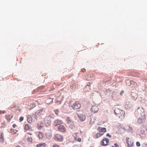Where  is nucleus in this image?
I'll return each instance as SVG.
<instances>
[{
	"instance_id": "nucleus-23",
	"label": "nucleus",
	"mask_w": 147,
	"mask_h": 147,
	"mask_svg": "<svg viewBox=\"0 0 147 147\" xmlns=\"http://www.w3.org/2000/svg\"><path fill=\"white\" fill-rule=\"evenodd\" d=\"M36 106V104L34 102L32 103L30 105H28V108L29 109H32L34 108Z\"/></svg>"
},
{
	"instance_id": "nucleus-47",
	"label": "nucleus",
	"mask_w": 147,
	"mask_h": 147,
	"mask_svg": "<svg viewBox=\"0 0 147 147\" xmlns=\"http://www.w3.org/2000/svg\"><path fill=\"white\" fill-rule=\"evenodd\" d=\"M1 139H2H2H3V137H2V136H1Z\"/></svg>"
},
{
	"instance_id": "nucleus-43",
	"label": "nucleus",
	"mask_w": 147,
	"mask_h": 147,
	"mask_svg": "<svg viewBox=\"0 0 147 147\" xmlns=\"http://www.w3.org/2000/svg\"><path fill=\"white\" fill-rule=\"evenodd\" d=\"M143 146L144 147H147V144H144Z\"/></svg>"
},
{
	"instance_id": "nucleus-2",
	"label": "nucleus",
	"mask_w": 147,
	"mask_h": 147,
	"mask_svg": "<svg viewBox=\"0 0 147 147\" xmlns=\"http://www.w3.org/2000/svg\"><path fill=\"white\" fill-rule=\"evenodd\" d=\"M137 112L138 115H141V116L138 119L137 122L140 124L144 123L146 119L145 113L144 109H138Z\"/></svg>"
},
{
	"instance_id": "nucleus-4",
	"label": "nucleus",
	"mask_w": 147,
	"mask_h": 147,
	"mask_svg": "<svg viewBox=\"0 0 147 147\" xmlns=\"http://www.w3.org/2000/svg\"><path fill=\"white\" fill-rule=\"evenodd\" d=\"M71 108L73 109H80L81 107V105L79 101H76L71 105Z\"/></svg>"
},
{
	"instance_id": "nucleus-40",
	"label": "nucleus",
	"mask_w": 147,
	"mask_h": 147,
	"mask_svg": "<svg viewBox=\"0 0 147 147\" xmlns=\"http://www.w3.org/2000/svg\"><path fill=\"white\" fill-rule=\"evenodd\" d=\"M107 136H109L110 138H111V135H110L109 133H107Z\"/></svg>"
},
{
	"instance_id": "nucleus-25",
	"label": "nucleus",
	"mask_w": 147,
	"mask_h": 147,
	"mask_svg": "<svg viewBox=\"0 0 147 147\" xmlns=\"http://www.w3.org/2000/svg\"><path fill=\"white\" fill-rule=\"evenodd\" d=\"M53 98H49L47 99L46 101V103L47 104H50L52 103L53 102Z\"/></svg>"
},
{
	"instance_id": "nucleus-7",
	"label": "nucleus",
	"mask_w": 147,
	"mask_h": 147,
	"mask_svg": "<svg viewBox=\"0 0 147 147\" xmlns=\"http://www.w3.org/2000/svg\"><path fill=\"white\" fill-rule=\"evenodd\" d=\"M63 136L60 134H56L55 135L54 139L56 141L61 142L63 140Z\"/></svg>"
},
{
	"instance_id": "nucleus-27",
	"label": "nucleus",
	"mask_w": 147,
	"mask_h": 147,
	"mask_svg": "<svg viewBox=\"0 0 147 147\" xmlns=\"http://www.w3.org/2000/svg\"><path fill=\"white\" fill-rule=\"evenodd\" d=\"M127 130L128 132L131 133H132L133 131L132 128L129 126H127Z\"/></svg>"
},
{
	"instance_id": "nucleus-48",
	"label": "nucleus",
	"mask_w": 147,
	"mask_h": 147,
	"mask_svg": "<svg viewBox=\"0 0 147 147\" xmlns=\"http://www.w3.org/2000/svg\"><path fill=\"white\" fill-rule=\"evenodd\" d=\"M146 131H147V128H146Z\"/></svg>"
},
{
	"instance_id": "nucleus-15",
	"label": "nucleus",
	"mask_w": 147,
	"mask_h": 147,
	"mask_svg": "<svg viewBox=\"0 0 147 147\" xmlns=\"http://www.w3.org/2000/svg\"><path fill=\"white\" fill-rule=\"evenodd\" d=\"M29 134L30 135H32L31 134H28L27 133L26 135V139L27 141L29 142H31L32 141V138L31 136L29 137L28 136V135Z\"/></svg>"
},
{
	"instance_id": "nucleus-36",
	"label": "nucleus",
	"mask_w": 147,
	"mask_h": 147,
	"mask_svg": "<svg viewBox=\"0 0 147 147\" xmlns=\"http://www.w3.org/2000/svg\"><path fill=\"white\" fill-rule=\"evenodd\" d=\"M91 84L90 82H89L87 83V85L86 86H87V87H90V86H91Z\"/></svg>"
},
{
	"instance_id": "nucleus-10",
	"label": "nucleus",
	"mask_w": 147,
	"mask_h": 147,
	"mask_svg": "<svg viewBox=\"0 0 147 147\" xmlns=\"http://www.w3.org/2000/svg\"><path fill=\"white\" fill-rule=\"evenodd\" d=\"M70 87L71 89L74 90L78 88V85L77 82L74 81L70 86Z\"/></svg>"
},
{
	"instance_id": "nucleus-24",
	"label": "nucleus",
	"mask_w": 147,
	"mask_h": 147,
	"mask_svg": "<svg viewBox=\"0 0 147 147\" xmlns=\"http://www.w3.org/2000/svg\"><path fill=\"white\" fill-rule=\"evenodd\" d=\"M43 126V123L42 122H39L37 124V127L39 129H40Z\"/></svg>"
},
{
	"instance_id": "nucleus-22",
	"label": "nucleus",
	"mask_w": 147,
	"mask_h": 147,
	"mask_svg": "<svg viewBox=\"0 0 147 147\" xmlns=\"http://www.w3.org/2000/svg\"><path fill=\"white\" fill-rule=\"evenodd\" d=\"M98 129L100 131L99 132H100V133H103V135L106 131V129L105 128H102L100 129V128L99 127Z\"/></svg>"
},
{
	"instance_id": "nucleus-3",
	"label": "nucleus",
	"mask_w": 147,
	"mask_h": 147,
	"mask_svg": "<svg viewBox=\"0 0 147 147\" xmlns=\"http://www.w3.org/2000/svg\"><path fill=\"white\" fill-rule=\"evenodd\" d=\"M115 114L117 116L119 117V118L122 117L123 116L124 114V112L123 111L120 110L119 109H116L114 110Z\"/></svg>"
},
{
	"instance_id": "nucleus-44",
	"label": "nucleus",
	"mask_w": 147,
	"mask_h": 147,
	"mask_svg": "<svg viewBox=\"0 0 147 147\" xmlns=\"http://www.w3.org/2000/svg\"><path fill=\"white\" fill-rule=\"evenodd\" d=\"M16 126V125L15 124H14L13 125V128H15V127Z\"/></svg>"
},
{
	"instance_id": "nucleus-1",
	"label": "nucleus",
	"mask_w": 147,
	"mask_h": 147,
	"mask_svg": "<svg viewBox=\"0 0 147 147\" xmlns=\"http://www.w3.org/2000/svg\"><path fill=\"white\" fill-rule=\"evenodd\" d=\"M45 110L43 108H41L38 109L35 113L34 114L32 115V117L28 118V120L30 123L34 121L35 120L37 119L42 115H44L45 113Z\"/></svg>"
},
{
	"instance_id": "nucleus-18",
	"label": "nucleus",
	"mask_w": 147,
	"mask_h": 147,
	"mask_svg": "<svg viewBox=\"0 0 147 147\" xmlns=\"http://www.w3.org/2000/svg\"><path fill=\"white\" fill-rule=\"evenodd\" d=\"M79 120L81 121H83L86 119L85 115H81L79 116Z\"/></svg>"
},
{
	"instance_id": "nucleus-8",
	"label": "nucleus",
	"mask_w": 147,
	"mask_h": 147,
	"mask_svg": "<svg viewBox=\"0 0 147 147\" xmlns=\"http://www.w3.org/2000/svg\"><path fill=\"white\" fill-rule=\"evenodd\" d=\"M126 83L129 86L131 85L132 87L134 88L137 87V83L132 80H127Z\"/></svg>"
},
{
	"instance_id": "nucleus-41",
	"label": "nucleus",
	"mask_w": 147,
	"mask_h": 147,
	"mask_svg": "<svg viewBox=\"0 0 147 147\" xmlns=\"http://www.w3.org/2000/svg\"><path fill=\"white\" fill-rule=\"evenodd\" d=\"M51 115V117H50V118L51 117L53 118H54V117H53L54 115H53L51 114V115Z\"/></svg>"
},
{
	"instance_id": "nucleus-38",
	"label": "nucleus",
	"mask_w": 147,
	"mask_h": 147,
	"mask_svg": "<svg viewBox=\"0 0 147 147\" xmlns=\"http://www.w3.org/2000/svg\"><path fill=\"white\" fill-rule=\"evenodd\" d=\"M81 71L82 72H84L86 71V69H85L83 68L81 70Z\"/></svg>"
},
{
	"instance_id": "nucleus-31",
	"label": "nucleus",
	"mask_w": 147,
	"mask_h": 147,
	"mask_svg": "<svg viewBox=\"0 0 147 147\" xmlns=\"http://www.w3.org/2000/svg\"><path fill=\"white\" fill-rule=\"evenodd\" d=\"M43 136V135L42 133L40 132L38 133V136L39 138L40 139L42 138Z\"/></svg>"
},
{
	"instance_id": "nucleus-49",
	"label": "nucleus",
	"mask_w": 147,
	"mask_h": 147,
	"mask_svg": "<svg viewBox=\"0 0 147 147\" xmlns=\"http://www.w3.org/2000/svg\"><path fill=\"white\" fill-rule=\"evenodd\" d=\"M112 147H114V146H112Z\"/></svg>"
},
{
	"instance_id": "nucleus-20",
	"label": "nucleus",
	"mask_w": 147,
	"mask_h": 147,
	"mask_svg": "<svg viewBox=\"0 0 147 147\" xmlns=\"http://www.w3.org/2000/svg\"><path fill=\"white\" fill-rule=\"evenodd\" d=\"M103 135V133H100V132H99L96 134L94 136V137L95 138H98L100 136H102Z\"/></svg>"
},
{
	"instance_id": "nucleus-16",
	"label": "nucleus",
	"mask_w": 147,
	"mask_h": 147,
	"mask_svg": "<svg viewBox=\"0 0 147 147\" xmlns=\"http://www.w3.org/2000/svg\"><path fill=\"white\" fill-rule=\"evenodd\" d=\"M91 111L94 113H97L98 110V108L96 106H93L91 108Z\"/></svg>"
},
{
	"instance_id": "nucleus-12",
	"label": "nucleus",
	"mask_w": 147,
	"mask_h": 147,
	"mask_svg": "<svg viewBox=\"0 0 147 147\" xmlns=\"http://www.w3.org/2000/svg\"><path fill=\"white\" fill-rule=\"evenodd\" d=\"M58 130L62 132H64L66 131V129L65 127L63 125H60L57 127Z\"/></svg>"
},
{
	"instance_id": "nucleus-26",
	"label": "nucleus",
	"mask_w": 147,
	"mask_h": 147,
	"mask_svg": "<svg viewBox=\"0 0 147 147\" xmlns=\"http://www.w3.org/2000/svg\"><path fill=\"white\" fill-rule=\"evenodd\" d=\"M13 117V116L10 115H8L5 116V118L7 121H9Z\"/></svg>"
},
{
	"instance_id": "nucleus-29",
	"label": "nucleus",
	"mask_w": 147,
	"mask_h": 147,
	"mask_svg": "<svg viewBox=\"0 0 147 147\" xmlns=\"http://www.w3.org/2000/svg\"><path fill=\"white\" fill-rule=\"evenodd\" d=\"M11 133L13 134H14L15 133H16L17 131V130L14 129H11Z\"/></svg>"
},
{
	"instance_id": "nucleus-21",
	"label": "nucleus",
	"mask_w": 147,
	"mask_h": 147,
	"mask_svg": "<svg viewBox=\"0 0 147 147\" xmlns=\"http://www.w3.org/2000/svg\"><path fill=\"white\" fill-rule=\"evenodd\" d=\"M46 144L45 143H40L36 145V147H45Z\"/></svg>"
},
{
	"instance_id": "nucleus-17",
	"label": "nucleus",
	"mask_w": 147,
	"mask_h": 147,
	"mask_svg": "<svg viewBox=\"0 0 147 147\" xmlns=\"http://www.w3.org/2000/svg\"><path fill=\"white\" fill-rule=\"evenodd\" d=\"M14 108H16V109L18 110L19 112H20L22 110V108H21L20 107H19L18 105H14L11 106V109Z\"/></svg>"
},
{
	"instance_id": "nucleus-35",
	"label": "nucleus",
	"mask_w": 147,
	"mask_h": 147,
	"mask_svg": "<svg viewBox=\"0 0 147 147\" xmlns=\"http://www.w3.org/2000/svg\"><path fill=\"white\" fill-rule=\"evenodd\" d=\"M136 145L138 146H140V142H136Z\"/></svg>"
},
{
	"instance_id": "nucleus-28",
	"label": "nucleus",
	"mask_w": 147,
	"mask_h": 147,
	"mask_svg": "<svg viewBox=\"0 0 147 147\" xmlns=\"http://www.w3.org/2000/svg\"><path fill=\"white\" fill-rule=\"evenodd\" d=\"M90 88L89 87H87L86 86V87L84 88V91L85 92H88L90 91Z\"/></svg>"
},
{
	"instance_id": "nucleus-46",
	"label": "nucleus",
	"mask_w": 147,
	"mask_h": 147,
	"mask_svg": "<svg viewBox=\"0 0 147 147\" xmlns=\"http://www.w3.org/2000/svg\"><path fill=\"white\" fill-rule=\"evenodd\" d=\"M15 147H21L19 146H16Z\"/></svg>"
},
{
	"instance_id": "nucleus-5",
	"label": "nucleus",
	"mask_w": 147,
	"mask_h": 147,
	"mask_svg": "<svg viewBox=\"0 0 147 147\" xmlns=\"http://www.w3.org/2000/svg\"><path fill=\"white\" fill-rule=\"evenodd\" d=\"M126 140L127 144L128 147H132L134 146V142L133 139L132 138L126 137Z\"/></svg>"
},
{
	"instance_id": "nucleus-6",
	"label": "nucleus",
	"mask_w": 147,
	"mask_h": 147,
	"mask_svg": "<svg viewBox=\"0 0 147 147\" xmlns=\"http://www.w3.org/2000/svg\"><path fill=\"white\" fill-rule=\"evenodd\" d=\"M51 115H49L46 116L44 120V122L45 125L46 126L50 125L51 124V121L50 119V117Z\"/></svg>"
},
{
	"instance_id": "nucleus-42",
	"label": "nucleus",
	"mask_w": 147,
	"mask_h": 147,
	"mask_svg": "<svg viewBox=\"0 0 147 147\" xmlns=\"http://www.w3.org/2000/svg\"><path fill=\"white\" fill-rule=\"evenodd\" d=\"M73 147H80V146L78 145H75Z\"/></svg>"
},
{
	"instance_id": "nucleus-13",
	"label": "nucleus",
	"mask_w": 147,
	"mask_h": 147,
	"mask_svg": "<svg viewBox=\"0 0 147 147\" xmlns=\"http://www.w3.org/2000/svg\"><path fill=\"white\" fill-rule=\"evenodd\" d=\"M63 123V122L62 120L59 119H57L54 121V124L55 126H56Z\"/></svg>"
},
{
	"instance_id": "nucleus-34",
	"label": "nucleus",
	"mask_w": 147,
	"mask_h": 147,
	"mask_svg": "<svg viewBox=\"0 0 147 147\" xmlns=\"http://www.w3.org/2000/svg\"><path fill=\"white\" fill-rule=\"evenodd\" d=\"M52 147H60L59 146L56 144H54L52 146Z\"/></svg>"
},
{
	"instance_id": "nucleus-30",
	"label": "nucleus",
	"mask_w": 147,
	"mask_h": 147,
	"mask_svg": "<svg viewBox=\"0 0 147 147\" xmlns=\"http://www.w3.org/2000/svg\"><path fill=\"white\" fill-rule=\"evenodd\" d=\"M30 128V127L29 125L28 124H26L25 125V129L26 131L29 130Z\"/></svg>"
},
{
	"instance_id": "nucleus-39",
	"label": "nucleus",
	"mask_w": 147,
	"mask_h": 147,
	"mask_svg": "<svg viewBox=\"0 0 147 147\" xmlns=\"http://www.w3.org/2000/svg\"><path fill=\"white\" fill-rule=\"evenodd\" d=\"M114 145L115 146L114 147H119V146L118 144L117 143H115L114 144Z\"/></svg>"
},
{
	"instance_id": "nucleus-37",
	"label": "nucleus",
	"mask_w": 147,
	"mask_h": 147,
	"mask_svg": "<svg viewBox=\"0 0 147 147\" xmlns=\"http://www.w3.org/2000/svg\"><path fill=\"white\" fill-rule=\"evenodd\" d=\"M6 113V111H0V114H3Z\"/></svg>"
},
{
	"instance_id": "nucleus-32",
	"label": "nucleus",
	"mask_w": 147,
	"mask_h": 147,
	"mask_svg": "<svg viewBox=\"0 0 147 147\" xmlns=\"http://www.w3.org/2000/svg\"><path fill=\"white\" fill-rule=\"evenodd\" d=\"M54 111H55V114L56 115H58L59 113V111H58V110H55Z\"/></svg>"
},
{
	"instance_id": "nucleus-45",
	"label": "nucleus",
	"mask_w": 147,
	"mask_h": 147,
	"mask_svg": "<svg viewBox=\"0 0 147 147\" xmlns=\"http://www.w3.org/2000/svg\"><path fill=\"white\" fill-rule=\"evenodd\" d=\"M123 91H121V92H120V94L122 95V94H123Z\"/></svg>"
},
{
	"instance_id": "nucleus-19",
	"label": "nucleus",
	"mask_w": 147,
	"mask_h": 147,
	"mask_svg": "<svg viewBox=\"0 0 147 147\" xmlns=\"http://www.w3.org/2000/svg\"><path fill=\"white\" fill-rule=\"evenodd\" d=\"M67 120L68 123L69 125L70 124L71 125H74V123L72 121L70 117H67Z\"/></svg>"
},
{
	"instance_id": "nucleus-11",
	"label": "nucleus",
	"mask_w": 147,
	"mask_h": 147,
	"mask_svg": "<svg viewBox=\"0 0 147 147\" xmlns=\"http://www.w3.org/2000/svg\"><path fill=\"white\" fill-rule=\"evenodd\" d=\"M74 136L76 140H77L78 142H80L81 141V139L80 138V134L79 133H76L74 134Z\"/></svg>"
},
{
	"instance_id": "nucleus-14",
	"label": "nucleus",
	"mask_w": 147,
	"mask_h": 147,
	"mask_svg": "<svg viewBox=\"0 0 147 147\" xmlns=\"http://www.w3.org/2000/svg\"><path fill=\"white\" fill-rule=\"evenodd\" d=\"M132 98L134 100L136 99L138 97V94L136 91L134 92H132L131 94Z\"/></svg>"
},
{
	"instance_id": "nucleus-9",
	"label": "nucleus",
	"mask_w": 147,
	"mask_h": 147,
	"mask_svg": "<svg viewBox=\"0 0 147 147\" xmlns=\"http://www.w3.org/2000/svg\"><path fill=\"white\" fill-rule=\"evenodd\" d=\"M109 142V140L107 138H103L101 142V145L103 146L107 145Z\"/></svg>"
},
{
	"instance_id": "nucleus-33",
	"label": "nucleus",
	"mask_w": 147,
	"mask_h": 147,
	"mask_svg": "<svg viewBox=\"0 0 147 147\" xmlns=\"http://www.w3.org/2000/svg\"><path fill=\"white\" fill-rule=\"evenodd\" d=\"M24 119V117H21L19 119V121L20 122L22 121Z\"/></svg>"
}]
</instances>
